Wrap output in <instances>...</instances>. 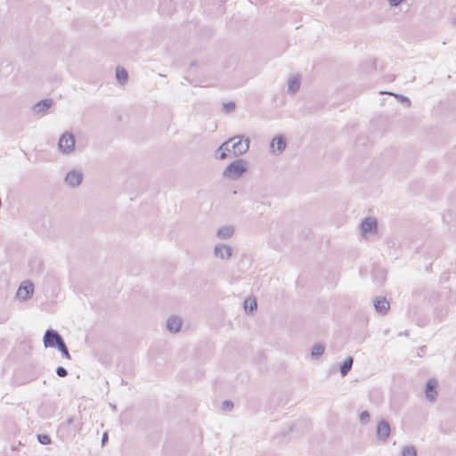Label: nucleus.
Returning a JSON list of instances; mask_svg holds the SVG:
<instances>
[{
	"label": "nucleus",
	"mask_w": 456,
	"mask_h": 456,
	"mask_svg": "<svg viewBox=\"0 0 456 456\" xmlns=\"http://www.w3.org/2000/svg\"><path fill=\"white\" fill-rule=\"evenodd\" d=\"M248 171V163L243 159H239L224 168L223 176L230 180H238Z\"/></svg>",
	"instance_id": "1"
},
{
	"label": "nucleus",
	"mask_w": 456,
	"mask_h": 456,
	"mask_svg": "<svg viewBox=\"0 0 456 456\" xmlns=\"http://www.w3.org/2000/svg\"><path fill=\"white\" fill-rule=\"evenodd\" d=\"M232 157H240L246 153L249 150V143L250 140L248 137H244L242 135H237L232 138Z\"/></svg>",
	"instance_id": "2"
},
{
	"label": "nucleus",
	"mask_w": 456,
	"mask_h": 456,
	"mask_svg": "<svg viewBox=\"0 0 456 456\" xmlns=\"http://www.w3.org/2000/svg\"><path fill=\"white\" fill-rule=\"evenodd\" d=\"M64 341L62 336L53 329H47L43 337L45 348H57Z\"/></svg>",
	"instance_id": "3"
},
{
	"label": "nucleus",
	"mask_w": 456,
	"mask_h": 456,
	"mask_svg": "<svg viewBox=\"0 0 456 456\" xmlns=\"http://www.w3.org/2000/svg\"><path fill=\"white\" fill-rule=\"evenodd\" d=\"M75 136L70 132L63 133L58 142V148L60 151L64 154H69L75 150Z\"/></svg>",
	"instance_id": "4"
},
{
	"label": "nucleus",
	"mask_w": 456,
	"mask_h": 456,
	"mask_svg": "<svg viewBox=\"0 0 456 456\" xmlns=\"http://www.w3.org/2000/svg\"><path fill=\"white\" fill-rule=\"evenodd\" d=\"M34 294V284L31 281L27 280L20 285L16 297L21 300H28L32 297Z\"/></svg>",
	"instance_id": "5"
},
{
	"label": "nucleus",
	"mask_w": 456,
	"mask_h": 456,
	"mask_svg": "<svg viewBox=\"0 0 456 456\" xmlns=\"http://www.w3.org/2000/svg\"><path fill=\"white\" fill-rule=\"evenodd\" d=\"M287 147L285 135H275L270 142V149L273 154H281Z\"/></svg>",
	"instance_id": "6"
},
{
	"label": "nucleus",
	"mask_w": 456,
	"mask_h": 456,
	"mask_svg": "<svg viewBox=\"0 0 456 456\" xmlns=\"http://www.w3.org/2000/svg\"><path fill=\"white\" fill-rule=\"evenodd\" d=\"M438 382L436 379H429L425 386V396L428 402H435L437 397Z\"/></svg>",
	"instance_id": "7"
},
{
	"label": "nucleus",
	"mask_w": 456,
	"mask_h": 456,
	"mask_svg": "<svg viewBox=\"0 0 456 456\" xmlns=\"http://www.w3.org/2000/svg\"><path fill=\"white\" fill-rule=\"evenodd\" d=\"M232 248L227 244H217L214 248V256L220 259L228 260L232 256Z\"/></svg>",
	"instance_id": "8"
},
{
	"label": "nucleus",
	"mask_w": 456,
	"mask_h": 456,
	"mask_svg": "<svg viewBox=\"0 0 456 456\" xmlns=\"http://www.w3.org/2000/svg\"><path fill=\"white\" fill-rule=\"evenodd\" d=\"M83 178L84 175L82 172L73 169L67 173L64 181L67 184L75 188L82 183Z\"/></svg>",
	"instance_id": "9"
},
{
	"label": "nucleus",
	"mask_w": 456,
	"mask_h": 456,
	"mask_svg": "<svg viewBox=\"0 0 456 456\" xmlns=\"http://www.w3.org/2000/svg\"><path fill=\"white\" fill-rule=\"evenodd\" d=\"M390 424L386 419H381L377 425V438L379 441L386 442L390 435Z\"/></svg>",
	"instance_id": "10"
},
{
	"label": "nucleus",
	"mask_w": 456,
	"mask_h": 456,
	"mask_svg": "<svg viewBox=\"0 0 456 456\" xmlns=\"http://www.w3.org/2000/svg\"><path fill=\"white\" fill-rule=\"evenodd\" d=\"M360 227L362 234H371L377 232L378 223L376 218L368 216L362 220Z\"/></svg>",
	"instance_id": "11"
},
{
	"label": "nucleus",
	"mask_w": 456,
	"mask_h": 456,
	"mask_svg": "<svg viewBox=\"0 0 456 456\" xmlns=\"http://www.w3.org/2000/svg\"><path fill=\"white\" fill-rule=\"evenodd\" d=\"M375 311L380 315H386L390 310V303L386 297H377L373 300Z\"/></svg>",
	"instance_id": "12"
},
{
	"label": "nucleus",
	"mask_w": 456,
	"mask_h": 456,
	"mask_svg": "<svg viewBox=\"0 0 456 456\" xmlns=\"http://www.w3.org/2000/svg\"><path fill=\"white\" fill-rule=\"evenodd\" d=\"M53 100L51 98L38 101L33 105L32 110L37 115H45L46 111L53 106Z\"/></svg>",
	"instance_id": "13"
},
{
	"label": "nucleus",
	"mask_w": 456,
	"mask_h": 456,
	"mask_svg": "<svg viewBox=\"0 0 456 456\" xmlns=\"http://www.w3.org/2000/svg\"><path fill=\"white\" fill-rule=\"evenodd\" d=\"M232 140H227L223 142L216 151V158L219 159H225L228 157H232V145H230Z\"/></svg>",
	"instance_id": "14"
},
{
	"label": "nucleus",
	"mask_w": 456,
	"mask_h": 456,
	"mask_svg": "<svg viewBox=\"0 0 456 456\" xmlns=\"http://www.w3.org/2000/svg\"><path fill=\"white\" fill-rule=\"evenodd\" d=\"M183 321L178 316H171L167 319L166 327L171 333L178 332L182 328Z\"/></svg>",
	"instance_id": "15"
},
{
	"label": "nucleus",
	"mask_w": 456,
	"mask_h": 456,
	"mask_svg": "<svg viewBox=\"0 0 456 456\" xmlns=\"http://www.w3.org/2000/svg\"><path fill=\"white\" fill-rule=\"evenodd\" d=\"M301 77L300 75H293L288 80V93L290 94H297L300 89Z\"/></svg>",
	"instance_id": "16"
},
{
	"label": "nucleus",
	"mask_w": 456,
	"mask_h": 456,
	"mask_svg": "<svg viewBox=\"0 0 456 456\" xmlns=\"http://www.w3.org/2000/svg\"><path fill=\"white\" fill-rule=\"evenodd\" d=\"M354 364V358L352 356H348L346 360L339 365V371L342 377H346L350 370H352Z\"/></svg>",
	"instance_id": "17"
},
{
	"label": "nucleus",
	"mask_w": 456,
	"mask_h": 456,
	"mask_svg": "<svg viewBox=\"0 0 456 456\" xmlns=\"http://www.w3.org/2000/svg\"><path fill=\"white\" fill-rule=\"evenodd\" d=\"M174 11H175V7L173 6L171 1H169V0L160 1L159 6V12L161 14L170 15L173 13Z\"/></svg>",
	"instance_id": "18"
},
{
	"label": "nucleus",
	"mask_w": 456,
	"mask_h": 456,
	"mask_svg": "<svg viewBox=\"0 0 456 456\" xmlns=\"http://www.w3.org/2000/svg\"><path fill=\"white\" fill-rule=\"evenodd\" d=\"M243 307L247 314H254L257 309L256 299L255 297L246 298L243 303Z\"/></svg>",
	"instance_id": "19"
},
{
	"label": "nucleus",
	"mask_w": 456,
	"mask_h": 456,
	"mask_svg": "<svg viewBox=\"0 0 456 456\" xmlns=\"http://www.w3.org/2000/svg\"><path fill=\"white\" fill-rule=\"evenodd\" d=\"M234 228L232 226H223L216 232V237L222 240L229 239L232 236Z\"/></svg>",
	"instance_id": "20"
},
{
	"label": "nucleus",
	"mask_w": 456,
	"mask_h": 456,
	"mask_svg": "<svg viewBox=\"0 0 456 456\" xmlns=\"http://www.w3.org/2000/svg\"><path fill=\"white\" fill-rule=\"evenodd\" d=\"M116 79L120 85H125L128 81V72L123 67H117Z\"/></svg>",
	"instance_id": "21"
},
{
	"label": "nucleus",
	"mask_w": 456,
	"mask_h": 456,
	"mask_svg": "<svg viewBox=\"0 0 456 456\" xmlns=\"http://www.w3.org/2000/svg\"><path fill=\"white\" fill-rule=\"evenodd\" d=\"M325 351V345L322 343H316L311 348V357L314 359L320 358Z\"/></svg>",
	"instance_id": "22"
},
{
	"label": "nucleus",
	"mask_w": 456,
	"mask_h": 456,
	"mask_svg": "<svg viewBox=\"0 0 456 456\" xmlns=\"http://www.w3.org/2000/svg\"><path fill=\"white\" fill-rule=\"evenodd\" d=\"M56 349H58V350L61 352V354L62 357H64L65 359H68V360H70V359H71V355H70V354H69V348H68V346H67V345H66L65 341H63V342L59 346V347H57Z\"/></svg>",
	"instance_id": "23"
},
{
	"label": "nucleus",
	"mask_w": 456,
	"mask_h": 456,
	"mask_svg": "<svg viewBox=\"0 0 456 456\" xmlns=\"http://www.w3.org/2000/svg\"><path fill=\"white\" fill-rule=\"evenodd\" d=\"M402 456H417V450L412 445L404 446L402 450Z\"/></svg>",
	"instance_id": "24"
},
{
	"label": "nucleus",
	"mask_w": 456,
	"mask_h": 456,
	"mask_svg": "<svg viewBox=\"0 0 456 456\" xmlns=\"http://www.w3.org/2000/svg\"><path fill=\"white\" fill-rule=\"evenodd\" d=\"M37 439L38 443L43 445H47L52 443V438L48 434H38Z\"/></svg>",
	"instance_id": "25"
},
{
	"label": "nucleus",
	"mask_w": 456,
	"mask_h": 456,
	"mask_svg": "<svg viewBox=\"0 0 456 456\" xmlns=\"http://www.w3.org/2000/svg\"><path fill=\"white\" fill-rule=\"evenodd\" d=\"M235 107H236V104L234 102L231 101L228 102H224L223 104V111L225 113H230L234 110Z\"/></svg>",
	"instance_id": "26"
},
{
	"label": "nucleus",
	"mask_w": 456,
	"mask_h": 456,
	"mask_svg": "<svg viewBox=\"0 0 456 456\" xmlns=\"http://www.w3.org/2000/svg\"><path fill=\"white\" fill-rule=\"evenodd\" d=\"M359 419L362 424H367L370 419V414L368 411H362L359 414Z\"/></svg>",
	"instance_id": "27"
},
{
	"label": "nucleus",
	"mask_w": 456,
	"mask_h": 456,
	"mask_svg": "<svg viewBox=\"0 0 456 456\" xmlns=\"http://www.w3.org/2000/svg\"><path fill=\"white\" fill-rule=\"evenodd\" d=\"M234 404H233V402L231 401V400H224L223 403H222V410L224 411H231L232 408H233Z\"/></svg>",
	"instance_id": "28"
},
{
	"label": "nucleus",
	"mask_w": 456,
	"mask_h": 456,
	"mask_svg": "<svg viewBox=\"0 0 456 456\" xmlns=\"http://www.w3.org/2000/svg\"><path fill=\"white\" fill-rule=\"evenodd\" d=\"M402 103H404L407 107L411 105V101L407 96L398 94H393Z\"/></svg>",
	"instance_id": "29"
},
{
	"label": "nucleus",
	"mask_w": 456,
	"mask_h": 456,
	"mask_svg": "<svg viewBox=\"0 0 456 456\" xmlns=\"http://www.w3.org/2000/svg\"><path fill=\"white\" fill-rule=\"evenodd\" d=\"M55 372L56 375L60 378H66L69 374L68 370L62 366H58L55 370Z\"/></svg>",
	"instance_id": "30"
},
{
	"label": "nucleus",
	"mask_w": 456,
	"mask_h": 456,
	"mask_svg": "<svg viewBox=\"0 0 456 456\" xmlns=\"http://www.w3.org/2000/svg\"><path fill=\"white\" fill-rule=\"evenodd\" d=\"M366 142H367V138L366 137L359 136L356 139L355 143H356V145H360V144L364 145L366 143Z\"/></svg>",
	"instance_id": "31"
},
{
	"label": "nucleus",
	"mask_w": 456,
	"mask_h": 456,
	"mask_svg": "<svg viewBox=\"0 0 456 456\" xmlns=\"http://www.w3.org/2000/svg\"><path fill=\"white\" fill-rule=\"evenodd\" d=\"M109 436L108 433L104 432L102 436V446H105V444L108 443Z\"/></svg>",
	"instance_id": "32"
},
{
	"label": "nucleus",
	"mask_w": 456,
	"mask_h": 456,
	"mask_svg": "<svg viewBox=\"0 0 456 456\" xmlns=\"http://www.w3.org/2000/svg\"><path fill=\"white\" fill-rule=\"evenodd\" d=\"M35 263L37 264V272L41 273L43 271V264L40 260H35Z\"/></svg>",
	"instance_id": "33"
},
{
	"label": "nucleus",
	"mask_w": 456,
	"mask_h": 456,
	"mask_svg": "<svg viewBox=\"0 0 456 456\" xmlns=\"http://www.w3.org/2000/svg\"><path fill=\"white\" fill-rule=\"evenodd\" d=\"M74 421V419L73 418H69L68 419L67 422H68V425H71Z\"/></svg>",
	"instance_id": "34"
},
{
	"label": "nucleus",
	"mask_w": 456,
	"mask_h": 456,
	"mask_svg": "<svg viewBox=\"0 0 456 456\" xmlns=\"http://www.w3.org/2000/svg\"><path fill=\"white\" fill-rule=\"evenodd\" d=\"M452 23L453 26H456V16L452 19Z\"/></svg>",
	"instance_id": "35"
},
{
	"label": "nucleus",
	"mask_w": 456,
	"mask_h": 456,
	"mask_svg": "<svg viewBox=\"0 0 456 456\" xmlns=\"http://www.w3.org/2000/svg\"><path fill=\"white\" fill-rule=\"evenodd\" d=\"M425 348H426V346H422V347H420L421 352H424V349H425Z\"/></svg>",
	"instance_id": "36"
},
{
	"label": "nucleus",
	"mask_w": 456,
	"mask_h": 456,
	"mask_svg": "<svg viewBox=\"0 0 456 456\" xmlns=\"http://www.w3.org/2000/svg\"><path fill=\"white\" fill-rule=\"evenodd\" d=\"M12 451L16 450V447L12 446Z\"/></svg>",
	"instance_id": "37"
}]
</instances>
